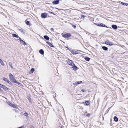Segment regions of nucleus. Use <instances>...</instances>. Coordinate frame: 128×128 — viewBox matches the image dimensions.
Here are the masks:
<instances>
[{"instance_id":"1","label":"nucleus","mask_w":128,"mask_h":128,"mask_svg":"<svg viewBox=\"0 0 128 128\" xmlns=\"http://www.w3.org/2000/svg\"><path fill=\"white\" fill-rule=\"evenodd\" d=\"M105 44L108 46H112L114 45V43L112 42L109 41L108 40H107L105 41Z\"/></svg>"},{"instance_id":"2","label":"nucleus","mask_w":128,"mask_h":128,"mask_svg":"<svg viewBox=\"0 0 128 128\" xmlns=\"http://www.w3.org/2000/svg\"><path fill=\"white\" fill-rule=\"evenodd\" d=\"M8 104L11 107H12L14 108L17 109L18 108L17 106H16L15 104H13L12 103L10 102H8Z\"/></svg>"},{"instance_id":"3","label":"nucleus","mask_w":128,"mask_h":128,"mask_svg":"<svg viewBox=\"0 0 128 128\" xmlns=\"http://www.w3.org/2000/svg\"><path fill=\"white\" fill-rule=\"evenodd\" d=\"M0 87L3 88L4 90H9L10 89L9 88H8L2 84H0Z\"/></svg>"},{"instance_id":"4","label":"nucleus","mask_w":128,"mask_h":128,"mask_svg":"<svg viewBox=\"0 0 128 128\" xmlns=\"http://www.w3.org/2000/svg\"><path fill=\"white\" fill-rule=\"evenodd\" d=\"M48 14L46 13H44L41 14V17L43 18H47L48 16Z\"/></svg>"},{"instance_id":"5","label":"nucleus","mask_w":128,"mask_h":128,"mask_svg":"<svg viewBox=\"0 0 128 128\" xmlns=\"http://www.w3.org/2000/svg\"><path fill=\"white\" fill-rule=\"evenodd\" d=\"M63 37L65 38L70 37L71 36V34L69 33H67L62 35Z\"/></svg>"},{"instance_id":"6","label":"nucleus","mask_w":128,"mask_h":128,"mask_svg":"<svg viewBox=\"0 0 128 128\" xmlns=\"http://www.w3.org/2000/svg\"><path fill=\"white\" fill-rule=\"evenodd\" d=\"M68 64L69 65H70L72 66L73 64H74L73 63V61L71 60H68L67 62Z\"/></svg>"},{"instance_id":"7","label":"nucleus","mask_w":128,"mask_h":128,"mask_svg":"<svg viewBox=\"0 0 128 128\" xmlns=\"http://www.w3.org/2000/svg\"><path fill=\"white\" fill-rule=\"evenodd\" d=\"M3 80L4 81L6 82H7L8 84H12V83L10 81H9L6 78H2Z\"/></svg>"},{"instance_id":"8","label":"nucleus","mask_w":128,"mask_h":128,"mask_svg":"<svg viewBox=\"0 0 128 128\" xmlns=\"http://www.w3.org/2000/svg\"><path fill=\"white\" fill-rule=\"evenodd\" d=\"M72 66V68H73L75 71L79 69V68L76 66L74 64H73Z\"/></svg>"},{"instance_id":"9","label":"nucleus","mask_w":128,"mask_h":128,"mask_svg":"<svg viewBox=\"0 0 128 128\" xmlns=\"http://www.w3.org/2000/svg\"><path fill=\"white\" fill-rule=\"evenodd\" d=\"M59 0H56L52 2V3L54 5H57L60 2Z\"/></svg>"},{"instance_id":"10","label":"nucleus","mask_w":128,"mask_h":128,"mask_svg":"<svg viewBox=\"0 0 128 128\" xmlns=\"http://www.w3.org/2000/svg\"><path fill=\"white\" fill-rule=\"evenodd\" d=\"M90 101H86L85 102H84V104L86 106H88L90 104Z\"/></svg>"},{"instance_id":"11","label":"nucleus","mask_w":128,"mask_h":128,"mask_svg":"<svg viewBox=\"0 0 128 128\" xmlns=\"http://www.w3.org/2000/svg\"><path fill=\"white\" fill-rule=\"evenodd\" d=\"M28 115V114L26 112L24 114V115L26 116V119L28 120L30 119V117Z\"/></svg>"},{"instance_id":"12","label":"nucleus","mask_w":128,"mask_h":128,"mask_svg":"<svg viewBox=\"0 0 128 128\" xmlns=\"http://www.w3.org/2000/svg\"><path fill=\"white\" fill-rule=\"evenodd\" d=\"M112 28L114 30H116L118 29V26L117 25H112Z\"/></svg>"},{"instance_id":"13","label":"nucleus","mask_w":128,"mask_h":128,"mask_svg":"<svg viewBox=\"0 0 128 128\" xmlns=\"http://www.w3.org/2000/svg\"><path fill=\"white\" fill-rule=\"evenodd\" d=\"M46 43L50 46L52 47V48L54 47V46L52 44H51V43H50L47 41L46 42Z\"/></svg>"},{"instance_id":"14","label":"nucleus","mask_w":128,"mask_h":128,"mask_svg":"<svg viewBox=\"0 0 128 128\" xmlns=\"http://www.w3.org/2000/svg\"><path fill=\"white\" fill-rule=\"evenodd\" d=\"M100 27H104L106 28H108L106 25L102 23L100 24Z\"/></svg>"},{"instance_id":"15","label":"nucleus","mask_w":128,"mask_h":128,"mask_svg":"<svg viewBox=\"0 0 128 128\" xmlns=\"http://www.w3.org/2000/svg\"><path fill=\"white\" fill-rule=\"evenodd\" d=\"M74 55L76 54H78V52L74 50H72L71 52Z\"/></svg>"},{"instance_id":"16","label":"nucleus","mask_w":128,"mask_h":128,"mask_svg":"<svg viewBox=\"0 0 128 128\" xmlns=\"http://www.w3.org/2000/svg\"><path fill=\"white\" fill-rule=\"evenodd\" d=\"M19 31L21 32L24 34H25V32L24 30V29L22 28H20L19 29Z\"/></svg>"},{"instance_id":"17","label":"nucleus","mask_w":128,"mask_h":128,"mask_svg":"<svg viewBox=\"0 0 128 128\" xmlns=\"http://www.w3.org/2000/svg\"><path fill=\"white\" fill-rule=\"evenodd\" d=\"M40 53L42 55H43L44 54V51L42 49L40 50L39 51Z\"/></svg>"},{"instance_id":"18","label":"nucleus","mask_w":128,"mask_h":128,"mask_svg":"<svg viewBox=\"0 0 128 128\" xmlns=\"http://www.w3.org/2000/svg\"><path fill=\"white\" fill-rule=\"evenodd\" d=\"M9 76L11 80H12V79L14 78L13 76L11 74H9Z\"/></svg>"},{"instance_id":"19","label":"nucleus","mask_w":128,"mask_h":128,"mask_svg":"<svg viewBox=\"0 0 128 128\" xmlns=\"http://www.w3.org/2000/svg\"><path fill=\"white\" fill-rule=\"evenodd\" d=\"M44 38L45 40H49L50 39L49 37L47 36H44Z\"/></svg>"},{"instance_id":"20","label":"nucleus","mask_w":128,"mask_h":128,"mask_svg":"<svg viewBox=\"0 0 128 128\" xmlns=\"http://www.w3.org/2000/svg\"><path fill=\"white\" fill-rule=\"evenodd\" d=\"M102 49L104 50L107 51L108 50V48L106 47L105 46H102Z\"/></svg>"},{"instance_id":"21","label":"nucleus","mask_w":128,"mask_h":128,"mask_svg":"<svg viewBox=\"0 0 128 128\" xmlns=\"http://www.w3.org/2000/svg\"><path fill=\"white\" fill-rule=\"evenodd\" d=\"M34 70L35 69L34 68H32L30 71V74H31L33 73L34 72Z\"/></svg>"},{"instance_id":"22","label":"nucleus","mask_w":128,"mask_h":128,"mask_svg":"<svg viewBox=\"0 0 128 128\" xmlns=\"http://www.w3.org/2000/svg\"><path fill=\"white\" fill-rule=\"evenodd\" d=\"M0 63L3 66H4L5 64L4 62L0 58Z\"/></svg>"},{"instance_id":"23","label":"nucleus","mask_w":128,"mask_h":128,"mask_svg":"<svg viewBox=\"0 0 128 128\" xmlns=\"http://www.w3.org/2000/svg\"><path fill=\"white\" fill-rule=\"evenodd\" d=\"M15 83H16V84H18V85L20 86H23L22 84L18 82L17 81H16V82H15Z\"/></svg>"},{"instance_id":"24","label":"nucleus","mask_w":128,"mask_h":128,"mask_svg":"<svg viewBox=\"0 0 128 128\" xmlns=\"http://www.w3.org/2000/svg\"><path fill=\"white\" fill-rule=\"evenodd\" d=\"M114 121L116 122H117L118 121V119L117 117L116 116H115L114 118Z\"/></svg>"},{"instance_id":"25","label":"nucleus","mask_w":128,"mask_h":128,"mask_svg":"<svg viewBox=\"0 0 128 128\" xmlns=\"http://www.w3.org/2000/svg\"><path fill=\"white\" fill-rule=\"evenodd\" d=\"M121 4L124 6H128V4L127 3H125L123 2H122L121 3Z\"/></svg>"},{"instance_id":"26","label":"nucleus","mask_w":128,"mask_h":128,"mask_svg":"<svg viewBox=\"0 0 128 128\" xmlns=\"http://www.w3.org/2000/svg\"><path fill=\"white\" fill-rule=\"evenodd\" d=\"M85 60L87 61H89L90 60V58L88 57H86L84 58Z\"/></svg>"},{"instance_id":"27","label":"nucleus","mask_w":128,"mask_h":128,"mask_svg":"<svg viewBox=\"0 0 128 128\" xmlns=\"http://www.w3.org/2000/svg\"><path fill=\"white\" fill-rule=\"evenodd\" d=\"M12 36L14 37L15 38H18V37H19V36H18V35H17L16 34H12Z\"/></svg>"},{"instance_id":"28","label":"nucleus","mask_w":128,"mask_h":128,"mask_svg":"<svg viewBox=\"0 0 128 128\" xmlns=\"http://www.w3.org/2000/svg\"><path fill=\"white\" fill-rule=\"evenodd\" d=\"M20 42L23 45H26V43L22 40Z\"/></svg>"},{"instance_id":"29","label":"nucleus","mask_w":128,"mask_h":128,"mask_svg":"<svg viewBox=\"0 0 128 128\" xmlns=\"http://www.w3.org/2000/svg\"><path fill=\"white\" fill-rule=\"evenodd\" d=\"M80 84L79 82H75L73 84L76 85Z\"/></svg>"},{"instance_id":"30","label":"nucleus","mask_w":128,"mask_h":128,"mask_svg":"<svg viewBox=\"0 0 128 128\" xmlns=\"http://www.w3.org/2000/svg\"><path fill=\"white\" fill-rule=\"evenodd\" d=\"M9 65L12 68H13V67L12 66V63L10 62L9 63Z\"/></svg>"},{"instance_id":"31","label":"nucleus","mask_w":128,"mask_h":128,"mask_svg":"<svg viewBox=\"0 0 128 128\" xmlns=\"http://www.w3.org/2000/svg\"><path fill=\"white\" fill-rule=\"evenodd\" d=\"M26 24L28 26L30 25V22L29 21H27L26 22Z\"/></svg>"},{"instance_id":"32","label":"nucleus","mask_w":128,"mask_h":128,"mask_svg":"<svg viewBox=\"0 0 128 128\" xmlns=\"http://www.w3.org/2000/svg\"><path fill=\"white\" fill-rule=\"evenodd\" d=\"M12 80V81L13 82H14V83H15V82H16V80L14 78H13V79H12V80Z\"/></svg>"},{"instance_id":"33","label":"nucleus","mask_w":128,"mask_h":128,"mask_svg":"<svg viewBox=\"0 0 128 128\" xmlns=\"http://www.w3.org/2000/svg\"><path fill=\"white\" fill-rule=\"evenodd\" d=\"M72 26L74 28H76V25H74L73 24H72Z\"/></svg>"},{"instance_id":"34","label":"nucleus","mask_w":128,"mask_h":128,"mask_svg":"<svg viewBox=\"0 0 128 128\" xmlns=\"http://www.w3.org/2000/svg\"><path fill=\"white\" fill-rule=\"evenodd\" d=\"M95 24L97 26L100 27V24Z\"/></svg>"},{"instance_id":"35","label":"nucleus","mask_w":128,"mask_h":128,"mask_svg":"<svg viewBox=\"0 0 128 128\" xmlns=\"http://www.w3.org/2000/svg\"><path fill=\"white\" fill-rule=\"evenodd\" d=\"M110 108H108V110H106V113H107L108 112H109V110H110Z\"/></svg>"},{"instance_id":"36","label":"nucleus","mask_w":128,"mask_h":128,"mask_svg":"<svg viewBox=\"0 0 128 128\" xmlns=\"http://www.w3.org/2000/svg\"><path fill=\"white\" fill-rule=\"evenodd\" d=\"M90 116V114H87L86 115V116L88 117H89Z\"/></svg>"},{"instance_id":"37","label":"nucleus","mask_w":128,"mask_h":128,"mask_svg":"<svg viewBox=\"0 0 128 128\" xmlns=\"http://www.w3.org/2000/svg\"><path fill=\"white\" fill-rule=\"evenodd\" d=\"M82 18H84L85 17V16L84 15H82L81 16Z\"/></svg>"},{"instance_id":"38","label":"nucleus","mask_w":128,"mask_h":128,"mask_svg":"<svg viewBox=\"0 0 128 128\" xmlns=\"http://www.w3.org/2000/svg\"><path fill=\"white\" fill-rule=\"evenodd\" d=\"M18 38H19V39H18V40H19L20 42L22 40L20 37H19Z\"/></svg>"},{"instance_id":"39","label":"nucleus","mask_w":128,"mask_h":128,"mask_svg":"<svg viewBox=\"0 0 128 128\" xmlns=\"http://www.w3.org/2000/svg\"><path fill=\"white\" fill-rule=\"evenodd\" d=\"M85 91V90H82V92H84Z\"/></svg>"},{"instance_id":"40","label":"nucleus","mask_w":128,"mask_h":128,"mask_svg":"<svg viewBox=\"0 0 128 128\" xmlns=\"http://www.w3.org/2000/svg\"><path fill=\"white\" fill-rule=\"evenodd\" d=\"M48 12L50 13V14H53V12Z\"/></svg>"},{"instance_id":"41","label":"nucleus","mask_w":128,"mask_h":128,"mask_svg":"<svg viewBox=\"0 0 128 128\" xmlns=\"http://www.w3.org/2000/svg\"><path fill=\"white\" fill-rule=\"evenodd\" d=\"M66 47L68 50H69L70 51V49L68 48V47Z\"/></svg>"},{"instance_id":"42","label":"nucleus","mask_w":128,"mask_h":128,"mask_svg":"<svg viewBox=\"0 0 128 128\" xmlns=\"http://www.w3.org/2000/svg\"><path fill=\"white\" fill-rule=\"evenodd\" d=\"M50 30H52L53 31H54V29L53 28H52L50 29Z\"/></svg>"},{"instance_id":"43","label":"nucleus","mask_w":128,"mask_h":128,"mask_svg":"<svg viewBox=\"0 0 128 128\" xmlns=\"http://www.w3.org/2000/svg\"><path fill=\"white\" fill-rule=\"evenodd\" d=\"M79 83H80V84H81L82 83V81H80V82H79Z\"/></svg>"},{"instance_id":"44","label":"nucleus","mask_w":128,"mask_h":128,"mask_svg":"<svg viewBox=\"0 0 128 128\" xmlns=\"http://www.w3.org/2000/svg\"><path fill=\"white\" fill-rule=\"evenodd\" d=\"M30 128H34V126H31Z\"/></svg>"},{"instance_id":"45","label":"nucleus","mask_w":128,"mask_h":128,"mask_svg":"<svg viewBox=\"0 0 128 128\" xmlns=\"http://www.w3.org/2000/svg\"><path fill=\"white\" fill-rule=\"evenodd\" d=\"M64 128V127L63 126H62L61 127V128Z\"/></svg>"},{"instance_id":"46","label":"nucleus","mask_w":128,"mask_h":128,"mask_svg":"<svg viewBox=\"0 0 128 128\" xmlns=\"http://www.w3.org/2000/svg\"><path fill=\"white\" fill-rule=\"evenodd\" d=\"M23 128V126H22V127H19L18 128Z\"/></svg>"},{"instance_id":"47","label":"nucleus","mask_w":128,"mask_h":128,"mask_svg":"<svg viewBox=\"0 0 128 128\" xmlns=\"http://www.w3.org/2000/svg\"><path fill=\"white\" fill-rule=\"evenodd\" d=\"M55 8L57 10H60V9H59L58 8Z\"/></svg>"},{"instance_id":"48","label":"nucleus","mask_w":128,"mask_h":128,"mask_svg":"<svg viewBox=\"0 0 128 128\" xmlns=\"http://www.w3.org/2000/svg\"><path fill=\"white\" fill-rule=\"evenodd\" d=\"M53 14L54 15H56L54 12H53V14Z\"/></svg>"},{"instance_id":"49","label":"nucleus","mask_w":128,"mask_h":128,"mask_svg":"<svg viewBox=\"0 0 128 128\" xmlns=\"http://www.w3.org/2000/svg\"><path fill=\"white\" fill-rule=\"evenodd\" d=\"M50 7L52 8H54L53 7H52V6H50Z\"/></svg>"},{"instance_id":"50","label":"nucleus","mask_w":128,"mask_h":128,"mask_svg":"<svg viewBox=\"0 0 128 128\" xmlns=\"http://www.w3.org/2000/svg\"><path fill=\"white\" fill-rule=\"evenodd\" d=\"M14 110V111H16V110H15V109H14V110Z\"/></svg>"},{"instance_id":"51","label":"nucleus","mask_w":128,"mask_h":128,"mask_svg":"<svg viewBox=\"0 0 128 128\" xmlns=\"http://www.w3.org/2000/svg\"><path fill=\"white\" fill-rule=\"evenodd\" d=\"M1 90V88H0V90Z\"/></svg>"}]
</instances>
